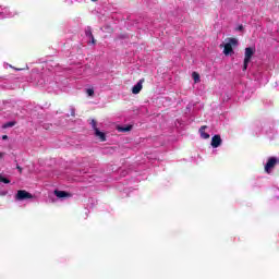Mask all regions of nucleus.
Instances as JSON below:
<instances>
[{
    "instance_id": "obj_1",
    "label": "nucleus",
    "mask_w": 279,
    "mask_h": 279,
    "mask_svg": "<svg viewBox=\"0 0 279 279\" xmlns=\"http://www.w3.org/2000/svg\"><path fill=\"white\" fill-rule=\"evenodd\" d=\"M239 45V39L236 38H229L225 44L223 53L225 56H232L234 53V47Z\"/></svg>"
},
{
    "instance_id": "obj_2",
    "label": "nucleus",
    "mask_w": 279,
    "mask_h": 279,
    "mask_svg": "<svg viewBox=\"0 0 279 279\" xmlns=\"http://www.w3.org/2000/svg\"><path fill=\"white\" fill-rule=\"evenodd\" d=\"M254 53H256V48H245L243 71H247V64H250Z\"/></svg>"
},
{
    "instance_id": "obj_3",
    "label": "nucleus",
    "mask_w": 279,
    "mask_h": 279,
    "mask_svg": "<svg viewBox=\"0 0 279 279\" xmlns=\"http://www.w3.org/2000/svg\"><path fill=\"white\" fill-rule=\"evenodd\" d=\"M278 165V158L276 157H270L265 165V171L266 173H271V169H274Z\"/></svg>"
},
{
    "instance_id": "obj_4",
    "label": "nucleus",
    "mask_w": 279,
    "mask_h": 279,
    "mask_svg": "<svg viewBox=\"0 0 279 279\" xmlns=\"http://www.w3.org/2000/svg\"><path fill=\"white\" fill-rule=\"evenodd\" d=\"M15 199H19L20 202L23 201V199H32V194H29L25 190H20V191H17Z\"/></svg>"
},
{
    "instance_id": "obj_5",
    "label": "nucleus",
    "mask_w": 279,
    "mask_h": 279,
    "mask_svg": "<svg viewBox=\"0 0 279 279\" xmlns=\"http://www.w3.org/2000/svg\"><path fill=\"white\" fill-rule=\"evenodd\" d=\"M92 125L95 130V136H97L100 141H106V134L97 129V122H95V120L92 121Z\"/></svg>"
},
{
    "instance_id": "obj_6",
    "label": "nucleus",
    "mask_w": 279,
    "mask_h": 279,
    "mask_svg": "<svg viewBox=\"0 0 279 279\" xmlns=\"http://www.w3.org/2000/svg\"><path fill=\"white\" fill-rule=\"evenodd\" d=\"M222 143L221 136L220 135H214L211 138V147L214 149H217V147H220Z\"/></svg>"
},
{
    "instance_id": "obj_7",
    "label": "nucleus",
    "mask_w": 279,
    "mask_h": 279,
    "mask_svg": "<svg viewBox=\"0 0 279 279\" xmlns=\"http://www.w3.org/2000/svg\"><path fill=\"white\" fill-rule=\"evenodd\" d=\"M143 82H145V80L142 78L137 82L136 85L133 86V88H132L133 95H138V93H141V90H143Z\"/></svg>"
},
{
    "instance_id": "obj_8",
    "label": "nucleus",
    "mask_w": 279,
    "mask_h": 279,
    "mask_svg": "<svg viewBox=\"0 0 279 279\" xmlns=\"http://www.w3.org/2000/svg\"><path fill=\"white\" fill-rule=\"evenodd\" d=\"M10 16H14V14H12V12H10V9L4 8V9H2V11H0V19H8Z\"/></svg>"
},
{
    "instance_id": "obj_9",
    "label": "nucleus",
    "mask_w": 279,
    "mask_h": 279,
    "mask_svg": "<svg viewBox=\"0 0 279 279\" xmlns=\"http://www.w3.org/2000/svg\"><path fill=\"white\" fill-rule=\"evenodd\" d=\"M54 195L57 197H59V199H62V197H70L71 195H69V193L64 192V191H54Z\"/></svg>"
},
{
    "instance_id": "obj_10",
    "label": "nucleus",
    "mask_w": 279,
    "mask_h": 279,
    "mask_svg": "<svg viewBox=\"0 0 279 279\" xmlns=\"http://www.w3.org/2000/svg\"><path fill=\"white\" fill-rule=\"evenodd\" d=\"M85 34H86L87 38H90L92 44L95 45V37L93 36V31L90 29V27H87L85 29Z\"/></svg>"
},
{
    "instance_id": "obj_11",
    "label": "nucleus",
    "mask_w": 279,
    "mask_h": 279,
    "mask_svg": "<svg viewBox=\"0 0 279 279\" xmlns=\"http://www.w3.org/2000/svg\"><path fill=\"white\" fill-rule=\"evenodd\" d=\"M199 134L203 138H210V134L206 133V125L202 126L199 129Z\"/></svg>"
},
{
    "instance_id": "obj_12",
    "label": "nucleus",
    "mask_w": 279,
    "mask_h": 279,
    "mask_svg": "<svg viewBox=\"0 0 279 279\" xmlns=\"http://www.w3.org/2000/svg\"><path fill=\"white\" fill-rule=\"evenodd\" d=\"M192 80L194 81V84H199L202 82L199 73L197 72L192 73Z\"/></svg>"
},
{
    "instance_id": "obj_13",
    "label": "nucleus",
    "mask_w": 279,
    "mask_h": 279,
    "mask_svg": "<svg viewBox=\"0 0 279 279\" xmlns=\"http://www.w3.org/2000/svg\"><path fill=\"white\" fill-rule=\"evenodd\" d=\"M16 125V122L11 121V122H7L2 125L3 130H8V128H14Z\"/></svg>"
},
{
    "instance_id": "obj_14",
    "label": "nucleus",
    "mask_w": 279,
    "mask_h": 279,
    "mask_svg": "<svg viewBox=\"0 0 279 279\" xmlns=\"http://www.w3.org/2000/svg\"><path fill=\"white\" fill-rule=\"evenodd\" d=\"M118 130H119V132H130V130H132V125L120 126Z\"/></svg>"
},
{
    "instance_id": "obj_15",
    "label": "nucleus",
    "mask_w": 279,
    "mask_h": 279,
    "mask_svg": "<svg viewBox=\"0 0 279 279\" xmlns=\"http://www.w3.org/2000/svg\"><path fill=\"white\" fill-rule=\"evenodd\" d=\"M88 97H93L95 95V90L93 88H89L86 90Z\"/></svg>"
},
{
    "instance_id": "obj_16",
    "label": "nucleus",
    "mask_w": 279,
    "mask_h": 279,
    "mask_svg": "<svg viewBox=\"0 0 279 279\" xmlns=\"http://www.w3.org/2000/svg\"><path fill=\"white\" fill-rule=\"evenodd\" d=\"M0 182H3L4 184H10V180H8L1 175H0Z\"/></svg>"
},
{
    "instance_id": "obj_17",
    "label": "nucleus",
    "mask_w": 279,
    "mask_h": 279,
    "mask_svg": "<svg viewBox=\"0 0 279 279\" xmlns=\"http://www.w3.org/2000/svg\"><path fill=\"white\" fill-rule=\"evenodd\" d=\"M0 195L5 196V195H8V192L7 191H2V192H0Z\"/></svg>"
},
{
    "instance_id": "obj_18",
    "label": "nucleus",
    "mask_w": 279,
    "mask_h": 279,
    "mask_svg": "<svg viewBox=\"0 0 279 279\" xmlns=\"http://www.w3.org/2000/svg\"><path fill=\"white\" fill-rule=\"evenodd\" d=\"M2 141H8V135H3Z\"/></svg>"
},
{
    "instance_id": "obj_19",
    "label": "nucleus",
    "mask_w": 279,
    "mask_h": 279,
    "mask_svg": "<svg viewBox=\"0 0 279 279\" xmlns=\"http://www.w3.org/2000/svg\"><path fill=\"white\" fill-rule=\"evenodd\" d=\"M72 117H75V109H72Z\"/></svg>"
},
{
    "instance_id": "obj_20",
    "label": "nucleus",
    "mask_w": 279,
    "mask_h": 279,
    "mask_svg": "<svg viewBox=\"0 0 279 279\" xmlns=\"http://www.w3.org/2000/svg\"><path fill=\"white\" fill-rule=\"evenodd\" d=\"M239 31L241 32V31H243V26L241 25V26H239Z\"/></svg>"
},
{
    "instance_id": "obj_21",
    "label": "nucleus",
    "mask_w": 279,
    "mask_h": 279,
    "mask_svg": "<svg viewBox=\"0 0 279 279\" xmlns=\"http://www.w3.org/2000/svg\"><path fill=\"white\" fill-rule=\"evenodd\" d=\"M0 158H3V153H0Z\"/></svg>"
},
{
    "instance_id": "obj_22",
    "label": "nucleus",
    "mask_w": 279,
    "mask_h": 279,
    "mask_svg": "<svg viewBox=\"0 0 279 279\" xmlns=\"http://www.w3.org/2000/svg\"><path fill=\"white\" fill-rule=\"evenodd\" d=\"M92 1H97V0H92Z\"/></svg>"
}]
</instances>
